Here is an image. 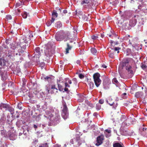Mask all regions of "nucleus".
<instances>
[{"label": "nucleus", "mask_w": 147, "mask_h": 147, "mask_svg": "<svg viewBox=\"0 0 147 147\" xmlns=\"http://www.w3.org/2000/svg\"><path fill=\"white\" fill-rule=\"evenodd\" d=\"M53 22H51H51L50 21H48L47 23H46V24L47 25V26H50L51 25V24L52 23H53Z\"/></svg>", "instance_id": "obj_41"}, {"label": "nucleus", "mask_w": 147, "mask_h": 147, "mask_svg": "<svg viewBox=\"0 0 147 147\" xmlns=\"http://www.w3.org/2000/svg\"><path fill=\"white\" fill-rule=\"evenodd\" d=\"M98 115V113L96 112H95L93 114L94 116H96Z\"/></svg>", "instance_id": "obj_49"}, {"label": "nucleus", "mask_w": 147, "mask_h": 147, "mask_svg": "<svg viewBox=\"0 0 147 147\" xmlns=\"http://www.w3.org/2000/svg\"><path fill=\"white\" fill-rule=\"evenodd\" d=\"M3 65V63L2 62V61H0V65Z\"/></svg>", "instance_id": "obj_59"}, {"label": "nucleus", "mask_w": 147, "mask_h": 147, "mask_svg": "<svg viewBox=\"0 0 147 147\" xmlns=\"http://www.w3.org/2000/svg\"><path fill=\"white\" fill-rule=\"evenodd\" d=\"M91 53L94 55H96L97 53V50L94 48H92L91 49Z\"/></svg>", "instance_id": "obj_24"}, {"label": "nucleus", "mask_w": 147, "mask_h": 147, "mask_svg": "<svg viewBox=\"0 0 147 147\" xmlns=\"http://www.w3.org/2000/svg\"><path fill=\"white\" fill-rule=\"evenodd\" d=\"M136 16H134L129 21V25L131 27L135 26L137 22Z\"/></svg>", "instance_id": "obj_14"}, {"label": "nucleus", "mask_w": 147, "mask_h": 147, "mask_svg": "<svg viewBox=\"0 0 147 147\" xmlns=\"http://www.w3.org/2000/svg\"><path fill=\"white\" fill-rule=\"evenodd\" d=\"M126 25L125 24V26H124V25H123L122 26V28H125V29H128L126 27Z\"/></svg>", "instance_id": "obj_51"}, {"label": "nucleus", "mask_w": 147, "mask_h": 147, "mask_svg": "<svg viewBox=\"0 0 147 147\" xmlns=\"http://www.w3.org/2000/svg\"><path fill=\"white\" fill-rule=\"evenodd\" d=\"M129 43L130 44V45H132V43L131 42L130 40H129Z\"/></svg>", "instance_id": "obj_60"}, {"label": "nucleus", "mask_w": 147, "mask_h": 147, "mask_svg": "<svg viewBox=\"0 0 147 147\" xmlns=\"http://www.w3.org/2000/svg\"><path fill=\"white\" fill-rule=\"evenodd\" d=\"M106 102L110 106H113V108L114 109H116V107L118 105L117 101H114L112 99H109L108 100H106Z\"/></svg>", "instance_id": "obj_9"}, {"label": "nucleus", "mask_w": 147, "mask_h": 147, "mask_svg": "<svg viewBox=\"0 0 147 147\" xmlns=\"http://www.w3.org/2000/svg\"><path fill=\"white\" fill-rule=\"evenodd\" d=\"M51 22H54L55 18L58 16V14L56 11L54 10L52 13Z\"/></svg>", "instance_id": "obj_16"}, {"label": "nucleus", "mask_w": 147, "mask_h": 147, "mask_svg": "<svg viewBox=\"0 0 147 147\" xmlns=\"http://www.w3.org/2000/svg\"><path fill=\"white\" fill-rule=\"evenodd\" d=\"M133 60L132 58H125L124 59L122 62V66L125 67V69L130 76H132L133 71L132 70V67L129 65V63L130 61Z\"/></svg>", "instance_id": "obj_2"}, {"label": "nucleus", "mask_w": 147, "mask_h": 147, "mask_svg": "<svg viewBox=\"0 0 147 147\" xmlns=\"http://www.w3.org/2000/svg\"><path fill=\"white\" fill-rule=\"evenodd\" d=\"M67 88L68 87H65L64 88V90L65 92H67V93H68L69 94H70V93H69L70 91Z\"/></svg>", "instance_id": "obj_45"}, {"label": "nucleus", "mask_w": 147, "mask_h": 147, "mask_svg": "<svg viewBox=\"0 0 147 147\" xmlns=\"http://www.w3.org/2000/svg\"><path fill=\"white\" fill-rule=\"evenodd\" d=\"M65 37V34L62 33L57 32L55 35V38L58 41H60L63 40Z\"/></svg>", "instance_id": "obj_8"}, {"label": "nucleus", "mask_w": 147, "mask_h": 147, "mask_svg": "<svg viewBox=\"0 0 147 147\" xmlns=\"http://www.w3.org/2000/svg\"><path fill=\"white\" fill-rule=\"evenodd\" d=\"M113 147H123V145L118 143H116L113 144Z\"/></svg>", "instance_id": "obj_26"}, {"label": "nucleus", "mask_w": 147, "mask_h": 147, "mask_svg": "<svg viewBox=\"0 0 147 147\" xmlns=\"http://www.w3.org/2000/svg\"><path fill=\"white\" fill-rule=\"evenodd\" d=\"M63 13H67V11L66 10H64L63 11Z\"/></svg>", "instance_id": "obj_54"}, {"label": "nucleus", "mask_w": 147, "mask_h": 147, "mask_svg": "<svg viewBox=\"0 0 147 147\" xmlns=\"http://www.w3.org/2000/svg\"><path fill=\"white\" fill-rule=\"evenodd\" d=\"M70 34L69 32H68L67 33V36H69Z\"/></svg>", "instance_id": "obj_58"}, {"label": "nucleus", "mask_w": 147, "mask_h": 147, "mask_svg": "<svg viewBox=\"0 0 147 147\" xmlns=\"http://www.w3.org/2000/svg\"><path fill=\"white\" fill-rule=\"evenodd\" d=\"M79 77L80 78L82 79L84 78V76L83 74H80L79 75Z\"/></svg>", "instance_id": "obj_44"}, {"label": "nucleus", "mask_w": 147, "mask_h": 147, "mask_svg": "<svg viewBox=\"0 0 147 147\" xmlns=\"http://www.w3.org/2000/svg\"><path fill=\"white\" fill-rule=\"evenodd\" d=\"M1 135L4 137H7V134L6 131L5 130L1 131Z\"/></svg>", "instance_id": "obj_21"}, {"label": "nucleus", "mask_w": 147, "mask_h": 147, "mask_svg": "<svg viewBox=\"0 0 147 147\" xmlns=\"http://www.w3.org/2000/svg\"><path fill=\"white\" fill-rule=\"evenodd\" d=\"M93 77L96 86L97 87H98L101 82V80L100 78V74L98 73H96L93 74Z\"/></svg>", "instance_id": "obj_5"}, {"label": "nucleus", "mask_w": 147, "mask_h": 147, "mask_svg": "<svg viewBox=\"0 0 147 147\" xmlns=\"http://www.w3.org/2000/svg\"><path fill=\"white\" fill-rule=\"evenodd\" d=\"M126 118V117L125 115H122L121 116L120 120H121V121H123L125 120Z\"/></svg>", "instance_id": "obj_29"}, {"label": "nucleus", "mask_w": 147, "mask_h": 147, "mask_svg": "<svg viewBox=\"0 0 147 147\" xmlns=\"http://www.w3.org/2000/svg\"><path fill=\"white\" fill-rule=\"evenodd\" d=\"M67 108L66 105H64L63 109L62 110V115L64 119L66 118L67 116Z\"/></svg>", "instance_id": "obj_15"}, {"label": "nucleus", "mask_w": 147, "mask_h": 147, "mask_svg": "<svg viewBox=\"0 0 147 147\" xmlns=\"http://www.w3.org/2000/svg\"><path fill=\"white\" fill-rule=\"evenodd\" d=\"M33 36L32 32L28 31L26 35L22 37L20 39L19 44L22 47V49H25L26 47L28 46V43L30 41L31 38Z\"/></svg>", "instance_id": "obj_1"}, {"label": "nucleus", "mask_w": 147, "mask_h": 147, "mask_svg": "<svg viewBox=\"0 0 147 147\" xmlns=\"http://www.w3.org/2000/svg\"><path fill=\"white\" fill-rule=\"evenodd\" d=\"M104 136L103 135H101L98 136L96 139L97 142L96 143L95 145L97 146H98L101 144L102 142L104 140Z\"/></svg>", "instance_id": "obj_10"}, {"label": "nucleus", "mask_w": 147, "mask_h": 147, "mask_svg": "<svg viewBox=\"0 0 147 147\" xmlns=\"http://www.w3.org/2000/svg\"><path fill=\"white\" fill-rule=\"evenodd\" d=\"M11 107L9 105L6 104L1 103L0 104V109L3 110L4 109L5 110H11Z\"/></svg>", "instance_id": "obj_12"}, {"label": "nucleus", "mask_w": 147, "mask_h": 147, "mask_svg": "<svg viewBox=\"0 0 147 147\" xmlns=\"http://www.w3.org/2000/svg\"><path fill=\"white\" fill-rule=\"evenodd\" d=\"M140 130H142L143 131H145L147 130V128H144V127H141L140 128Z\"/></svg>", "instance_id": "obj_40"}, {"label": "nucleus", "mask_w": 147, "mask_h": 147, "mask_svg": "<svg viewBox=\"0 0 147 147\" xmlns=\"http://www.w3.org/2000/svg\"><path fill=\"white\" fill-rule=\"evenodd\" d=\"M103 88L105 90H108L109 89V84L106 83L105 82H104L103 83Z\"/></svg>", "instance_id": "obj_20"}, {"label": "nucleus", "mask_w": 147, "mask_h": 147, "mask_svg": "<svg viewBox=\"0 0 147 147\" xmlns=\"http://www.w3.org/2000/svg\"><path fill=\"white\" fill-rule=\"evenodd\" d=\"M28 14L26 12H24L22 14V17L24 18H26L27 17Z\"/></svg>", "instance_id": "obj_30"}, {"label": "nucleus", "mask_w": 147, "mask_h": 147, "mask_svg": "<svg viewBox=\"0 0 147 147\" xmlns=\"http://www.w3.org/2000/svg\"><path fill=\"white\" fill-rule=\"evenodd\" d=\"M101 105H100L99 103H97L96 105V109L98 110H99L101 109Z\"/></svg>", "instance_id": "obj_28"}, {"label": "nucleus", "mask_w": 147, "mask_h": 147, "mask_svg": "<svg viewBox=\"0 0 147 147\" xmlns=\"http://www.w3.org/2000/svg\"><path fill=\"white\" fill-rule=\"evenodd\" d=\"M13 53L11 51L9 50L7 54V56L9 58H11L13 57Z\"/></svg>", "instance_id": "obj_23"}, {"label": "nucleus", "mask_w": 147, "mask_h": 147, "mask_svg": "<svg viewBox=\"0 0 147 147\" xmlns=\"http://www.w3.org/2000/svg\"><path fill=\"white\" fill-rule=\"evenodd\" d=\"M141 66L142 69L145 71H147V66L145 64L142 63Z\"/></svg>", "instance_id": "obj_22"}, {"label": "nucleus", "mask_w": 147, "mask_h": 147, "mask_svg": "<svg viewBox=\"0 0 147 147\" xmlns=\"http://www.w3.org/2000/svg\"><path fill=\"white\" fill-rule=\"evenodd\" d=\"M111 131L110 129H107L105 130V133L106 132L110 134L111 133Z\"/></svg>", "instance_id": "obj_46"}, {"label": "nucleus", "mask_w": 147, "mask_h": 147, "mask_svg": "<svg viewBox=\"0 0 147 147\" xmlns=\"http://www.w3.org/2000/svg\"><path fill=\"white\" fill-rule=\"evenodd\" d=\"M102 67L104 68H106L107 67V66L105 65H102Z\"/></svg>", "instance_id": "obj_55"}, {"label": "nucleus", "mask_w": 147, "mask_h": 147, "mask_svg": "<svg viewBox=\"0 0 147 147\" xmlns=\"http://www.w3.org/2000/svg\"><path fill=\"white\" fill-rule=\"evenodd\" d=\"M34 60H35L36 61H38L41 55L40 49L39 47H36L34 51Z\"/></svg>", "instance_id": "obj_7"}, {"label": "nucleus", "mask_w": 147, "mask_h": 147, "mask_svg": "<svg viewBox=\"0 0 147 147\" xmlns=\"http://www.w3.org/2000/svg\"><path fill=\"white\" fill-rule=\"evenodd\" d=\"M20 5V3H17L16 5V7H18Z\"/></svg>", "instance_id": "obj_52"}, {"label": "nucleus", "mask_w": 147, "mask_h": 147, "mask_svg": "<svg viewBox=\"0 0 147 147\" xmlns=\"http://www.w3.org/2000/svg\"><path fill=\"white\" fill-rule=\"evenodd\" d=\"M65 86L66 87L69 88L70 86L69 85L72 84V82L68 78H66L65 79Z\"/></svg>", "instance_id": "obj_17"}, {"label": "nucleus", "mask_w": 147, "mask_h": 147, "mask_svg": "<svg viewBox=\"0 0 147 147\" xmlns=\"http://www.w3.org/2000/svg\"><path fill=\"white\" fill-rule=\"evenodd\" d=\"M62 24L60 21L57 22L55 24V26L56 28H61L62 26Z\"/></svg>", "instance_id": "obj_18"}, {"label": "nucleus", "mask_w": 147, "mask_h": 147, "mask_svg": "<svg viewBox=\"0 0 147 147\" xmlns=\"http://www.w3.org/2000/svg\"><path fill=\"white\" fill-rule=\"evenodd\" d=\"M112 82L113 83H114L115 84H117L118 83V81L116 78H114L113 79Z\"/></svg>", "instance_id": "obj_36"}, {"label": "nucleus", "mask_w": 147, "mask_h": 147, "mask_svg": "<svg viewBox=\"0 0 147 147\" xmlns=\"http://www.w3.org/2000/svg\"><path fill=\"white\" fill-rule=\"evenodd\" d=\"M34 127L35 129H36L38 127L36 125L34 124Z\"/></svg>", "instance_id": "obj_53"}, {"label": "nucleus", "mask_w": 147, "mask_h": 147, "mask_svg": "<svg viewBox=\"0 0 147 147\" xmlns=\"http://www.w3.org/2000/svg\"><path fill=\"white\" fill-rule=\"evenodd\" d=\"M87 105L88 106H89L90 107H93V104L90 102H88Z\"/></svg>", "instance_id": "obj_47"}, {"label": "nucleus", "mask_w": 147, "mask_h": 147, "mask_svg": "<svg viewBox=\"0 0 147 147\" xmlns=\"http://www.w3.org/2000/svg\"><path fill=\"white\" fill-rule=\"evenodd\" d=\"M10 47L11 49L14 50L13 54L14 56H17L18 55L21 56H22L24 51L22 50V47H21L20 45L16 47L15 45L12 43L10 44Z\"/></svg>", "instance_id": "obj_3"}, {"label": "nucleus", "mask_w": 147, "mask_h": 147, "mask_svg": "<svg viewBox=\"0 0 147 147\" xmlns=\"http://www.w3.org/2000/svg\"><path fill=\"white\" fill-rule=\"evenodd\" d=\"M143 94V93L141 92H136L135 94V96L138 98L142 96Z\"/></svg>", "instance_id": "obj_25"}, {"label": "nucleus", "mask_w": 147, "mask_h": 147, "mask_svg": "<svg viewBox=\"0 0 147 147\" xmlns=\"http://www.w3.org/2000/svg\"><path fill=\"white\" fill-rule=\"evenodd\" d=\"M48 50L47 49L45 51V55L46 56H47V57H48V56H50L51 55V53L49 52H48Z\"/></svg>", "instance_id": "obj_35"}, {"label": "nucleus", "mask_w": 147, "mask_h": 147, "mask_svg": "<svg viewBox=\"0 0 147 147\" xmlns=\"http://www.w3.org/2000/svg\"><path fill=\"white\" fill-rule=\"evenodd\" d=\"M50 78L49 77H47L46 78H45V79H49Z\"/></svg>", "instance_id": "obj_62"}, {"label": "nucleus", "mask_w": 147, "mask_h": 147, "mask_svg": "<svg viewBox=\"0 0 147 147\" xmlns=\"http://www.w3.org/2000/svg\"><path fill=\"white\" fill-rule=\"evenodd\" d=\"M98 102H99V103H100L101 104H102L104 102V100H103L102 99H100L99 100Z\"/></svg>", "instance_id": "obj_42"}, {"label": "nucleus", "mask_w": 147, "mask_h": 147, "mask_svg": "<svg viewBox=\"0 0 147 147\" xmlns=\"http://www.w3.org/2000/svg\"><path fill=\"white\" fill-rule=\"evenodd\" d=\"M18 11L19 12H20V10L19 9H18Z\"/></svg>", "instance_id": "obj_64"}, {"label": "nucleus", "mask_w": 147, "mask_h": 147, "mask_svg": "<svg viewBox=\"0 0 147 147\" xmlns=\"http://www.w3.org/2000/svg\"><path fill=\"white\" fill-rule=\"evenodd\" d=\"M51 89H50V90H49L48 88H46V90L48 91V93H49V91L51 90V94L55 93H56L57 92L58 89L56 88L55 85H51Z\"/></svg>", "instance_id": "obj_13"}, {"label": "nucleus", "mask_w": 147, "mask_h": 147, "mask_svg": "<svg viewBox=\"0 0 147 147\" xmlns=\"http://www.w3.org/2000/svg\"><path fill=\"white\" fill-rule=\"evenodd\" d=\"M129 120V118L127 119H126V121L125 122V123H126V122H127V121H128Z\"/></svg>", "instance_id": "obj_57"}, {"label": "nucleus", "mask_w": 147, "mask_h": 147, "mask_svg": "<svg viewBox=\"0 0 147 147\" xmlns=\"http://www.w3.org/2000/svg\"><path fill=\"white\" fill-rule=\"evenodd\" d=\"M23 59H24L23 58L21 57L20 58V60L19 61H20L21 62L23 60Z\"/></svg>", "instance_id": "obj_50"}, {"label": "nucleus", "mask_w": 147, "mask_h": 147, "mask_svg": "<svg viewBox=\"0 0 147 147\" xmlns=\"http://www.w3.org/2000/svg\"><path fill=\"white\" fill-rule=\"evenodd\" d=\"M17 107L20 109H22V103L20 102L18 104L17 106Z\"/></svg>", "instance_id": "obj_33"}, {"label": "nucleus", "mask_w": 147, "mask_h": 147, "mask_svg": "<svg viewBox=\"0 0 147 147\" xmlns=\"http://www.w3.org/2000/svg\"><path fill=\"white\" fill-rule=\"evenodd\" d=\"M80 98H81V99H78L79 102H82L84 100V96L83 95H82L81 96Z\"/></svg>", "instance_id": "obj_32"}, {"label": "nucleus", "mask_w": 147, "mask_h": 147, "mask_svg": "<svg viewBox=\"0 0 147 147\" xmlns=\"http://www.w3.org/2000/svg\"><path fill=\"white\" fill-rule=\"evenodd\" d=\"M60 146H61L60 145L59 146L58 145H55L54 147H60Z\"/></svg>", "instance_id": "obj_56"}, {"label": "nucleus", "mask_w": 147, "mask_h": 147, "mask_svg": "<svg viewBox=\"0 0 147 147\" xmlns=\"http://www.w3.org/2000/svg\"><path fill=\"white\" fill-rule=\"evenodd\" d=\"M87 82L88 84L89 85L90 88H93L94 86V84L91 81L90 79H87Z\"/></svg>", "instance_id": "obj_19"}, {"label": "nucleus", "mask_w": 147, "mask_h": 147, "mask_svg": "<svg viewBox=\"0 0 147 147\" xmlns=\"http://www.w3.org/2000/svg\"><path fill=\"white\" fill-rule=\"evenodd\" d=\"M98 38L97 36L93 35L91 36V38L93 40L96 39Z\"/></svg>", "instance_id": "obj_39"}, {"label": "nucleus", "mask_w": 147, "mask_h": 147, "mask_svg": "<svg viewBox=\"0 0 147 147\" xmlns=\"http://www.w3.org/2000/svg\"><path fill=\"white\" fill-rule=\"evenodd\" d=\"M109 56L111 58H113L114 57V54L112 53H109Z\"/></svg>", "instance_id": "obj_34"}, {"label": "nucleus", "mask_w": 147, "mask_h": 147, "mask_svg": "<svg viewBox=\"0 0 147 147\" xmlns=\"http://www.w3.org/2000/svg\"><path fill=\"white\" fill-rule=\"evenodd\" d=\"M105 136L107 138H108V137H109V136H111V135L110 134H109V135L107 134L105 132Z\"/></svg>", "instance_id": "obj_48"}, {"label": "nucleus", "mask_w": 147, "mask_h": 147, "mask_svg": "<svg viewBox=\"0 0 147 147\" xmlns=\"http://www.w3.org/2000/svg\"><path fill=\"white\" fill-rule=\"evenodd\" d=\"M107 35H108L110 37H112L113 36H116V34L115 33H112V34H107Z\"/></svg>", "instance_id": "obj_43"}, {"label": "nucleus", "mask_w": 147, "mask_h": 147, "mask_svg": "<svg viewBox=\"0 0 147 147\" xmlns=\"http://www.w3.org/2000/svg\"><path fill=\"white\" fill-rule=\"evenodd\" d=\"M6 19L7 20H10L12 19V17L10 15H7L6 16Z\"/></svg>", "instance_id": "obj_37"}, {"label": "nucleus", "mask_w": 147, "mask_h": 147, "mask_svg": "<svg viewBox=\"0 0 147 147\" xmlns=\"http://www.w3.org/2000/svg\"><path fill=\"white\" fill-rule=\"evenodd\" d=\"M0 75L3 81L6 80L8 78L7 73L6 71L0 70Z\"/></svg>", "instance_id": "obj_11"}, {"label": "nucleus", "mask_w": 147, "mask_h": 147, "mask_svg": "<svg viewBox=\"0 0 147 147\" xmlns=\"http://www.w3.org/2000/svg\"><path fill=\"white\" fill-rule=\"evenodd\" d=\"M38 147H49V146L47 143H45L41 144Z\"/></svg>", "instance_id": "obj_27"}, {"label": "nucleus", "mask_w": 147, "mask_h": 147, "mask_svg": "<svg viewBox=\"0 0 147 147\" xmlns=\"http://www.w3.org/2000/svg\"><path fill=\"white\" fill-rule=\"evenodd\" d=\"M68 40L69 41V42L67 43V47L66 49V54L69 53V50H71L72 47V43L74 42V40L71 38H70L68 37H67L66 39L64 40V41H67Z\"/></svg>", "instance_id": "obj_6"}, {"label": "nucleus", "mask_w": 147, "mask_h": 147, "mask_svg": "<svg viewBox=\"0 0 147 147\" xmlns=\"http://www.w3.org/2000/svg\"><path fill=\"white\" fill-rule=\"evenodd\" d=\"M101 36L102 38H103L104 37V35L103 34H101Z\"/></svg>", "instance_id": "obj_61"}, {"label": "nucleus", "mask_w": 147, "mask_h": 147, "mask_svg": "<svg viewBox=\"0 0 147 147\" xmlns=\"http://www.w3.org/2000/svg\"><path fill=\"white\" fill-rule=\"evenodd\" d=\"M121 48L119 47H115V48L114 50L115 51H117V53H118L119 51V50Z\"/></svg>", "instance_id": "obj_38"}, {"label": "nucleus", "mask_w": 147, "mask_h": 147, "mask_svg": "<svg viewBox=\"0 0 147 147\" xmlns=\"http://www.w3.org/2000/svg\"><path fill=\"white\" fill-rule=\"evenodd\" d=\"M94 0H81L80 4L84 8L91 9L94 6Z\"/></svg>", "instance_id": "obj_4"}, {"label": "nucleus", "mask_w": 147, "mask_h": 147, "mask_svg": "<svg viewBox=\"0 0 147 147\" xmlns=\"http://www.w3.org/2000/svg\"><path fill=\"white\" fill-rule=\"evenodd\" d=\"M123 94L124 95H126V93H123Z\"/></svg>", "instance_id": "obj_63"}, {"label": "nucleus", "mask_w": 147, "mask_h": 147, "mask_svg": "<svg viewBox=\"0 0 147 147\" xmlns=\"http://www.w3.org/2000/svg\"><path fill=\"white\" fill-rule=\"evenodd\" d=\"M58 86L59 90V91H62L63 90V88L62 87L61 85H60V84H58Z\"/></svg>", "instance_id": "obj_31"}]
</instances>
